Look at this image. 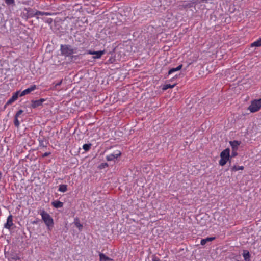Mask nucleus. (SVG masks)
I'll use <instances>...</instances> for the list:
<instances>
[{
  "instance_id": "dca6fc26",
  "label": "nucleus",
  "mask_w": 261,
  "mask_h": 261,
  "mask_svg": "<svg viewBox=\"0 0 261 261\" xmlns=\"http://www.w3.org/2000/svg\"><path fill=\"white\" fill-rule=\"evenodd\" d=\"M182 65L181 64V65H179V66H178L176 68H172L170 69L168 71V74H171L174 73V72L180 70L182 68Z\"/></svg>"
},
{
  "instance_id": "1a4fd4ad",
  "label": "nucleus",
  "mask_w": 261,
  "mask_h": 261,
  "mask_svg": "<svg viewBox=\"0 0 261 261\" xmlns=\"http://www.w3.org/2000/svg\"><path fill=\"white\" fill-rule=\"evenodd\" d=\"M45 101V99L44 98H41L39 100H32L31 101V107L32 108H36L39 106H41L42 105L43 102Z\"/></svg>"
},
{
  "instance_id": "9d476101",
  "label": "nucleus",
  "mask_w": 261,
  "mask_h": 261,
  "mask_svg": "<svg viewBox=\"0 0 261 261\" xmlns=\"http://www.w3.org/2000/svg\"><path fill=\"white\" fill-rule=\"evenodd\" d=\"M13 225V216L12 215H10L7 218V222L5 224L4 227L10 230Z\"/></svg>"
},
{
  "instance_id": "6e6552de",
  "label": "nucleus",
  "mask_w": 261,
  "mask_h": 261,
  "mask_svg": "<svg viewBox=\"0 0 261 261\" xmlns=\"http://www.w3.org/2000/svg\"><path fill=\"white\" fill-rule=\"evenodd\" d=\"M36 89H37L36 86L35 85H32L30 87L28 88L27 89L24 90L21 92H20V93L19 94V96L22 97L27 94H28Z\"/></svg>"
},
{
  "instance_id": "f3484780",
  "label": "nucleus",
  "mask_w": 261,
  "mask_h": 261,
  "mask_svg": "<svg viewBox=\"0 0 261 261\" xmlns=\"http://www.w3.org/2000/svg\"><path fill=\"white\" fill-rule=\"evenodd\" d=\"M251 47H260L261 46V38L252 43L250 45Z\"/></svg>"
},
{
  "instance_id": "0eeeda50",
  "label": "nucleus",
  "mask_w": 261,
  "mask_h": 261,
  "mask_svg": "<svg viewBox=\"0 0 261 261\" xmlns=\"http://www.w3.org/2000/svg\"><path fill=\"white\" fill-rule=\"evenodd\" d=\"M20 93V91H16V92L14 93L12 97L7 101L5 105V107L11 105L13 102L16 101L19 96Z\"/></svg>"
},
{
  "instance_id": "5701e85b",
  "label": "nucleus",
  "mask_w": 261,
  "mask_h": 261,
  "mask_svg": "<svg viewBox=\"0 0 261 261\" xmlns=\"http://www.w3.org/2000/svg\"><path fill=\"white\" fill-rule=\"evenodd\" d=\"M243 169H244L243 166H237L236 165H234L231 169L232 171H237L239 170H243Z\"/></svg>"
},
{
  "instance_id": "6ab92c4d",
  "label": "nucleus",
  "mask_w": 261,
  "mask_h": 261,
  "mask_svg": "<svg viewBox=\"0 0 261 261\" xmlns=\"http://www.w3.org/2000/svg\"><path fill=\"white\" fill-rule=\"evenodd\" d=\"M34 14L36 15H41V16H43V15H45V16H48V15H50V13H48V12H41V11H35V13H34Z\"/></svg>"
},
{
  "instance_id": "7ed1b4c3",
  "label": "nucleus",
  "mask_w": 261,
  "mask_h": 261,
  "mask_svg": "<svg viewBox=\"0 0 261 261\" xmlns=\"http://www.w3.org/2000/svg\"><path fill=\"white\" fill-rule=\"evenodd\" d=\"M261 108V98L259 99H254L251 101L248 110L251 113L258 111Z\"/></svg>"
},
{
  "instance_id": "aec40b11",
  "label": "nucleus",
  "mask_w": 261,
  "mask_h": 261,
  "mask_svg": "<svg viewBox=\"0 0 261 261\" xmlns=\"http://www.w3.org/2000/svg\"><path fill=\"white\" fill-rule=\"evenodd\" d=\"M58 190L60 192H65L67 190V186L66 185H60Z\"/></svg>"
},
{
  "instance_id": "473e14b6",
  "label": "nucleus",
  "mask_w": 261,
  "mask_h": 261,
  "mask_svg": "<svg viewBox=\"0 0 261 261\" xmlns=\"http://www.w3.org/2000/svg\"><path fill=\"white\" fill-rule=\"evenodd\" d=\"M12 259H13V260H20V257H19V256L16 255V256H15L14 257H12Z\"/></svg>"
},
{
  "instance_id": "cd10ccee",
  "label": "nucleus",
  "mask_w": 261,
  "mask_h": 261,
  "mask_svg": "<svg viewBox=\"0 0 261 261\" xmlns=\"http://www.w3.org/2000/svg\"><path fill=\"white\" fill-rule=\"evenodd\" d=\"M23 111L22 110H19L18 111H17V112L16 113V114H15V117H16V118H18V117L22 114V113H23Z\"/></svg>"
},
{
  "instance_id": "a211bd4d",
  "label": "nucleus",
  "mask_w": 261,
  "mask_h": 261,
  "mask_svg": "<svg viewBox=\"0 0 261 261\" xmlns=\"http://www.w3.org/2000/svg\"><path fill=\"white\" fill-rule=\"evenodd\" d=\"M243 256L245 261L249 260L250 253L247 250H243Z\"/></svg>"
},
{
  "instance_id": "e433bc0d",
  "label": "nucleus",
  "mask_w": 261,
  "mask_h": 261,
  "mask_svg": "<svg viewBox=\"0 0 261 261\" xmlns=\"http://www.w3.org/2000/svg\"><path fill=\"white\" fill-rule=\"evenodd\" d=\"M220 165H222V166H223L224 164H220Z\"/></svg>"
},
{
  "instance_id": "423d86ee",
  "label": "nucleus",
  "mask_w": 261,
  "mask_h": 261,
  "mask_svg": "<svg viewBox=\"0 0 261 261\" xmlns=\"http://www.w3.org/2000/svg\"><path fill=\"white\" fill-rule=\"evenodd\" d=\"M88 54L89 55H95L93 57V58L94 59H99L101 57V56L103 54H105V50H100V51H98L89 50L88 51Z\"/></svg>"
},
{
  "instance_id": "c9c22d12",
  "label": "nucleus",
  "mask_w": 261,
  "mask_h": 261,
  "mask_svg": "<svg viewBox=\"0 0 261 261\" xmlns=\"http://www.w3.org/2000/svg\"><path fill=\"white\" fill-rule=\"evenodd\" d=\"M34 167H32L33 169H35V167L36 166V165H34Z\"/></svg>"
},
{
  "instance_id": "c756f323",
  "label": "nucleus",
  "mask_w": 261,
  "mask_h": 261,
  "mask_svg": "<svg viewBox=\"0 0 261 261\" xmlns=\"http://www.w3.org/2000/svg\"><path fill=\"white\" fill-rule=\"evenodd\" d=\"M108 167V164H100L98 168L99 169H103L105 168V167Z\"/></svg>"
},
{
  "instance_id": "4468645a",
  "label": "nucleus",
  "mask_w": 261,
  "mask_h": 261,
  "mask_svg": "<svg viewBox=\"0 0 261 261\" xmlns=\"http://www.w3.org/2000/svg\"><path fill=\"white\" fill-rule=\"evenodd\" d=\"M215 239V237H207L201 240L200 244L201 245H204L208 242L212 241Z\"/></svg>"
},
{
  "instance_id": "7c9ffc66",
  "label": "nucleus",
  "mask_w": 261,
  "mask_h": 261,
  "mask_svg": "<svg viewBox=\"0 0 261 261\" xmlns=\"http://www.w3.org/2000/svg\"><path fill=\"white\" fill-rule=\"evenodd\" d=\"M51 154V152L50 151L46 152L44 153H43L41 155L43 158L46 157L48 156Z\"/></svg>"
},
{
  "instance_id": "b1692460",
  "label": "nucleus",
  "mask_w": 261,
  "mask_h": 261,
  "mask_svg": "<svg viewBox=\"0 0 261 261\" xmlns=\"http://www.w3.org/2000/svg\"><path fill=\"white\" fill-rule=\"evenodd\" d=\"M8 6H14L15 0H4Z\"/></svg>"
},
{
  "instance_id": "c85d7f7f",
  "label": "nucleus",
  "mask_w": 261,
  "mask_h": 261,
  "mask_svg": "<svg viewBox=\"0 0 261 261\" xmlns=\"http://www.w3.org/2000/svg\"><path fill=\"white\" fill-rule=\"evenodd\" d=\"M62 80H61V81H60L59 82L57 83L55 85V87H54V88L53 89L54 90H55V89H57L58 88V87L60 85H61L62 84Z\"/></svg>"
},
{
  "instance_id": "393cba45",
  "label": "nucleus",
  "mask_w": 261,
  "mask_h": 261,
  "mask_svg": "<svg viewBox=\"0 0 261 261\" xmlns=\"http://www.w3.org/2000/svg\"><path fill=\"white\" fill-rule=\"evenodd\" d=\"M174 86V85H171L170 84H166L164 86L163 88V90H166L169 88H172Z\"/></svg>"
},
{
  "instance_id": "9b49d317",
  "label": "nucleus",
  "mask_w": 261,
  "mask_h": 261,
  "mask_svg": "<svg viewBox=\"0 0 261 261\" xmlns=\"http://www.w3.org/2000/svg\"><path fill=\"white\" fill-rule=\"evenodd\" d=\"M39 141V148L40 149L44 150L45 148H46L47 145L48 144L47 141L45 139H38Z\"/></svg>"
},
{
  "instance_id": "2eb2a0df",
  "label": "nucleus",
  "mask_w": 261,
  "mask_h": 261,
  "mask_svg": "<svg viewBox=\"0 0 261 261\" xmlns=\"http://www.w3.org/2000/svg\"><path fill=\"white\" fill-rule=\"evenodd\" d=\"M99 258L100 261H111L112 259L110 257L107 256L104 254L102 253H99Z\"/></svg>"
},
{
  "instance_id": "39448f33",
  "label": "nucleus",
  "mask_w": 261,
  "mask_h": 261,
  "mask_svg": "<svg viewBox=\"0 0 261 261\" xmlns=\"http://www.w3.org/2000/svg\"><path fill=\"white\" fill-rule=\"evenodd\" d=\"M121 154L120 150H116L113 153L108 154L106 156V159L108 161L115 162Z\"/></svg>"
},
{
  "instance_id": "f03ea898",
  "label": "nucleus",
  "mask_w": 261,
  "mask_h": 261,
  "mask_svg": "<svg viewBox=\"0 0 261 261\" xmlns=\"http://www.w3.org/2000/svg\"><path fill=\"white\" fill-rule=\"evenodd\" d=\"M40 214L42 217V220L44 221L45 225L49 229L50 227H52L54 225L53 219L50 216V215L48 214L46 212H45L44 210H42Z\"/></svg>"
},
{
  "instance_id": "20e7f679",
  "label": "nucleus",
  "mask_w": 261,
  "mask_h": 261,
  "mask_svg": "<svg viewBox=\"0 0 261 261\" xmlns=\"http://www.w3.org/2000/svg\"><path fill=\"white\" fill-rule=\"evenodd\" d=\"M221 159L219 163H226L230 158V151L228 148L225 149L220 153Z\"/></svg>"
},
{
  "instance_id": "bb28decb",
  "label": "nucleus",
  "mask_w": 261,
  "mask_h": 261,
  "mask_svg": "<svg viewBox=\"0 0 261 261\" xmlns=\"http://www.w3.org/2000/svg\"><path fill=\"white\" fill-rule=\"evenodd\" d=\"M14 123L16 127H19L20 126V122L18 119V118L14 117Z\"/></svg>"
},
{
  "instance_id": "a878e982",
  "label": "nucleus",
  "mask_w": 261,
  "mask_h": 261,
  "mask_svg": "<svg viewBox=\"0 0 261 261\" xmlns=\"http://www.w3.org/2000/svg\"><path fill=\"white\" fill-rule=\"evenodd\" d=\"M35 13V12L34 11H32V10L28 11V17H34L35 16V15L34 14Z\"/></svg>"
},
{
  "instance_id": "4be33fe9",
  "label": "nucleus",
  "mask_w": 261,
  "mask_h": 261,
  "mask_svg": "<svg viewBox=\"0 0 261 261\" xmlns=\"http://www.w3.org/2000/svg\"><path fill=\"white\" fill-rule=\"evenodd\" d=\"M91 146H92V144L91 143L85 144L83 145V149L85 151H88L90 149Z\"/></svg>"
},
{
  "instance_id": "2f4dec72",
  "label": "nucleus",
  "mask_w": 261,
  "mask_h": 261,
  "mask_svg": "<svg viewBox=\"0 0 261 261\" xmlns=\"http://www.w3.org/2000/svg\"><path fill=\"white\" fill-rule=\"evenodd\" d=\"M237 150L234 151V150H232V152L231 153V156H236L237 155Z\"/></svg>"
},
{
  "instance_id": "f704fd0d",
  "label": "nucleus",
  "mask_w": 261,
  "mask_h": 261,
  "mask_svg": "<svg viewBox=\"0 0 261 261\" xmlns=\"http://www.w3.org/2000/svg\"><path fill=\"white\" fill-rule=\"evenodd\" d=\"M38 222V220H35V221H33L32 222V223L34 224H37Z\"/></svg>"
},
{
  "instance_id": "ddd939ff",
  "label": "nucleus",
  "mask_w": 261,
  "mask_h": 261,
  "mask_svg": "<svg viewBox=\"0 0 261 261\" xmlns=\"http://www.w3.org/2000/svg\"><path fill=\"white\" fill-rule=\"evenodd\" d=\"M51 205L57 208H61L63 206V203L59 200H55L51 202Z\"/></svg>"
},
{
  "instance_id": "412c9836",
  "label": "nucleus",
  "mask_w": 261,
  "mask_h": 261,
  "mask_svg": "<svg viewBox=\"0 0 261 261\" xmlns=\"http://www.w3.org/2000/svg\"><path fill=\"white\" fill-rule=\"evenodd\" d=\"M74 224L76 227L79 228V230H82V229L83 228V225L80 223L79 219H76L75 220Z\"/></svg>"
},
{
  "instance_id": "f257e3e1",
  "label": "nucleus",
  "mask_w": 261,
  "mask_h": 261,
  "mask_svg": "<svg viewBox=\"0 0 261 261\" xmlns=\"http://www.w3.org/2000/svg\"><path fill=\"white\" fill-rule=\"evenodd\" d=\"M76 49L73 48L70 45H61L60 46V50L62 55L66 57H70L71 59H73L76 56H73V54L76 53Z\"/></svg>"
},
{
  "instance_id": "f8f14e48",
  "label": "nucleus",
  "mask_w": 261,
  "mask_h": 261,
  "mask_svg": "<svg viewBox=\"0 0 261 261\" xmlns=\"http://www.w3.org/2000/svg\"><path fill=\"white\" fill-rule=\"evenodd\" d=\"M230 145L232 148V149L234 151L238 150V147L241 144V142L239 141L234 140L230 141Z\"/></svg>"
},
{
  "instance_id": "72a5a7b5",
  "label": "nucleus",
  "mask_w": 261,
  "mask_h": 261,
  "mask_svg": "<svg viewBox=\"0 0 261 261\" xmlns=\"http://www.w3.org/2000/svg\"><path fill=\"white\" fill-rule=\"evenodd\" d=\"M152 260L153 261H161L160 258L156 257V256H153V258H152Z\"/></svg>"
}]
</instances>
